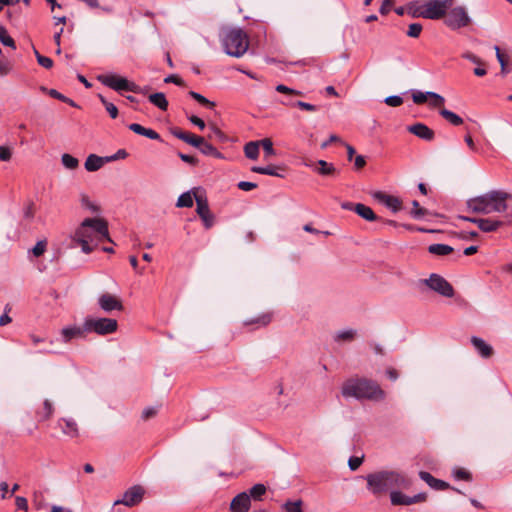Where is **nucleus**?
Segmentation results:
<instances>
[{
    "label": "nucleus",
    "mask_w": 512,
    "mask_h": 512,
    "mask_svg": "<svg viewBox=\"0 0 512 512\" xmlns=\"http://www.w3.org/2000/svg\"><path fill=\"white\" fill-rule=\"evenodd\" d=\"M512 201V194L503 190H491L467 201V208L474 213H503Z\"/></svg>",
    "instance_id": "obj_1"
},
{
    "label": "nucleus",
    "mask_w": 512,
    "mask_h": 512,
    "mask_svg": "<svg viewBox=\"0 0 512 512\" xmlns=\"http://www.w3.org/2000/svg\"><path fill=\"white\" fill-rule=\"evenodd\" d=\"M89 227H94V234L98 241L108 240L111 242L108 231V223L101 218H86L76 229L73 240L77 242L84 253H91L97 244L93 243V237L88 233Z\"/></svg>",
    "instance_id": "obj_2"
},
{
    "label": "nucleus",
    "mask_w": 512,
    "mask_h": 512,
    "mask_svg": "<svg viewBox=\"0 0 512 512\" xmlns=\"http://www.w3.org/2000/svg\"><path fill=\"white\" fill-rule=\"evenodd\" d=\"M342 395L357 400L381 401L386 394L373 380L366 378H352L342 386Z\"/></svg>",
    "instance_id": "obj_3"
},
{
    "label": "nucleus",
    "mask_w": 512,
    "mask_h": 512,
    "mask_svg": "<svg viewBox=\"0 0 512 512\" xmlns=\"http://www.w3.org/2000/svg\"><path fill=\"white\" fill-rule=\"evenodd\" d=\"M367 489L374 496L386 494L390 489L406 487L408 481L397 471L382 470L370 473L365 477Z\"/></svg>",
    "instance_id": "obj_4"
},
{
    "label": "nucleus",
    "mask_w": 512,
    "mask_h": 512,
    "mask_svg": "<svg viewBox=\"0 0 512 512\" xmlns=\"http://www.w3.org/2000/svg\"><path fill=\"white\" fill-rule=\"evenodd\" d=\"M224 51L233 57L243 56L249 47L247 34L240 28H226L221 32Z\"/></svg>",
    "instance_id": "obj_5"
},
{
    "label": "nucleus",
    "mask_w": 512,
    "mask_h": 512,
    "mask_svg": "<svg viewBox=\"0 0 512 512\" xmlns=\"http://www.w3.org/2000/svg\"><path fill=\"white\" fill-rule=\"evenodd\" d=\"M97 80L101 84L117 92L130 91L133 93H144V89H142L139 85L129 81L125 77L118 76L116 74H100L97 76Z\"/></svg>",
    "instance_id": "obj_6"
},
{
    "label": "nucleus",
    "mask_w": 512,
    "mask_h": 512,
    "mask_svg": "<svg viewBox=\"0 0 512 512\" xmlns=\"http://www.w3.org/2000/svg\"><path fill=\"white\" fill-rule=\"evenodd\" d=\"M444 23L450 29L458 30L468 26L471 23V18L464 6H452L444 17Z\"/></svg>",
    "instance_id": "obj_7"
},
{
    "label": "nucleus",
    "mask_w": 512,
    "mask_h": 512,
    "mask_svg": "<svg viewBox=\"0 0 512 512\" xmlns=\"http://www.w3.org/2000/svg\"><path fill=\"white\" fill-rule=\"evenodd\" d=\"M118 323L112 318H93L85 319V329L88 332H95L99 335L112 334L117 330Z\"/></svg>",
    "instance_id": "obj_8"
},
{
    "label": "nucleus",
    "mask_w": 512,
    "mask_h": 512,
    "mask_svg": "<svg viewBox=\"0 0 512 512\" xmlns=\"http://www.w3.org/2000/svg\"><path fill=\"white\" fill-rule=\"evenodd\" d=\"M455 0H427L425 1L426 19L438 20L444 18L447 11L454 5Z\"/></svg>",
    "instance_id": "obj_9"
},
{
    "label": "nucleus",
    "mask_w": 512,
    "mask_h": 512,
    "mask_svg": "<svg viewBox=\"0 0 512 512\" xmlns=\"http://www.w3.org/2000/svg\"><path fill=\"white\" fill-rule=\"evenodd\" d=\"M196 201V212L203 221L205 228L209 229L214 224V216L211 213L207 201V197L199 189L193 192Z\"/></svg>",
    "instance_id": "obj_10"
},
{
    "label": "nucleus",
    "mask_w": 512,
    "mask_h": 512,
    "mask_svg": "<svg viewBox=\"0 0 512 512\" xmlns=\"http://www.w3.org/2000/svg\"><path fill=\"white\" fill-rule=\"evenodd\" d=\"M423 283L431 290L440 294L441 296L451 298L454 296L453 286L441 275L431 274L428 279H424Z\"/></svg>",
    "instance_id": "obj_11"
},
{
    "label": "nucleus",
    "mask_w": 512,
    "mask_h": 512,
    "mask_svg": "<svg viewBox=\"0 0 512 512\" xmlns=\"http://www.w3.org/2000/svg\"><path fill=\"white\" fill-rule=\"evenodd\" d=\"M145 490L140 485L130 487L122 496L121 499L114 502L115 505L123 504L127 507H133L143 500Z\"/></svg>",
    "instance_id": "obj_12"
},
{
    "label": "nucleus",
    "mask_w": 512,
    "mask_h": 512,
    "mask_svg": "<svg viewBox=\"0 0 512 512\" xmlns=\"http://www.w3.org/2000/svg\"><path fill=\"white\" fill-rule=\"evenodd\" d=\"M98 305L104 312H111L113 310L122 311L123 304L115 295L104 293L98 298Z\"/></svg>",
    "instance_id": "obj_13"
},
{
    "label": "nucleus",
    "mask_w": 512,
    "mask_h": 512,
    "mask_svg": "<svg viewBox=\"0 0 512 512\" xmlns=\"http://www.w3.org/2000/svg\"><path fill=\"white\" fill-rule=\"evenodd\" d=\"M251 506L250 495L242 492L236 495L230 503L231 512H248Z\"/></svg>",
    "instance_id": "obj_14"
},
{
    "label": "nucleus",
    "mask_w": 512,
    "mask_h": 512,
    "mask_svg": "<svg viewBox=\"0 0 512 512\" xmlns=\"http://www.w3.org/2000/svg\"><path fill=\"white\" fill-rule=\"evenodd\" d=\"M276 91L282 94H285L286 97L284 99H280L279 103L288 106V107H295V100L292 99V96H302L303 93L299 90L292 89L284 84H278L276 86Z\"/></svg>",
    "instance_id": "obj_15"
},
{
    "label": "nucleus",
    "mask_w": 512,
    "mask_h": 512,
    "mask_svg": "<svg viewBox=\"0 0 512 512\" xmlns=\"http://www.w3.org/2000/svg\"><path fill=\"white\" fill-rule=\"evenodd\" d=\"M407 130L410 133L414 134L415 136L426 141L433 140L435 136L434 131L423 123H416L414 125H410L408 126Z\"/></svg>",
    "instance_id": "obj_16"
},
{
    "label": "nucleus",
    "mask_w": 512,
    "mask_h": 512,
    "mask_svg": "<svg viewBox=\"0 0 512 512\" xmlns=\"http://www.w3.org/2000/svg\"><path fill=\"white\" fill-rule=\"evenodd\" d=\"M373 197L393 212H398L401 209V201L395 196H391L383 192H376Z\"/></svg>",
    "instance_id": "obj_17"
},
{
    "label": "nucleus",
    "mask_w": 512,
    "mask_h": 512,
    "mask_svg": "<svg viewBox=\"0 0 512 512\" xmlns=\"http://www.w3.org/2000/svg\"><path fill=\"white\" fill-rule=\"evenodd\" d=\"M86 333L88 330L85 329V322L82 326H69L61 330L62 339L66 343L74 338H82Z\"/></svg>",
    "instance_id": "obj_18"
},
{
    "label": "nucleus",
    "mask_w": 512,
    "mask_h": 512,
    "mask_svg": "<svg viewBox=\"0 0 512 512\" xmlns=\"http://www.w3.org/2000/svg\"><path fill=\"white\" fill-rule=\"evenodd\" d=\"M471 343L476 349L477 353L482 358H490L493 355V348L487 342H485L482 338L473 336L471 338Z\"/></svg>",
    "instance_id": "obj_19"
},
{
    "label": "nucleus",
    "mask_w": 512,
    "mask_h": 512,
    "mask_svg": "<svg viewBox=\"0 0 512 512\" xmlns=\"http://www.w3.org/2000/svg\"><path fill=\"white\" fill-rule=\"evenodd\" d=\"M105 163H109L106 157H100L96 154H90L84 163V167L88 172L98 171Z\"/></svg>",
    "instance_id": "obj_20"
},
{
    "label": "nucleus",
    "mask_w": 512,
    "mask_h": 512,
    "mask_svg": "<svg viewBox=\"0 0 512 512\" xmlns=\"http://www.w3.org/2000/svg\"><path fill=\"white\" fill-rule=\"evenodd\" d=\"M419 477L426 482L432 489L445 490L449 487V484L433 477L429 472L421 471Z\"/></svg>",
    "instance_id": "obj_21"
},
{
    "label": "nucleus",
    "mask_w": 512,
    "mask_h": 512,
    "mask_svg": "<svg viewBox=\"0 0 512 512\" xmlns=\"http://www.w3.org/2000/svg\"><path fill=\"white\" fill-rule=\"evenodd\" d=\"M58 425L62 429L63 433L69 437L74 438L79 434L77 423L73 419L62 418L58 421Z\"/></svg>",
    "instance_id": "obj_22"
},
{
    "label": "nucleus",
    "mask_w": 512,
    "mask_h": 512,
    "mask_svg": "<svg viewBox=\"0 0 512 512\" xmlns=\"http://www.w3.org/2000/svg\"><path fill=\"white\" fill-rule=\"evenodd\" d=\"M476 225L481 231L488 233L498 230L503 225V222L491 218H480L476 221Z\"/></svg>",
    "instance_id": "obj_23"
},
{
    "label": "nucleus",
    "mask_w": 512,
    "mask_h": 512,
    "mask_svg": "<svg viewBox=\"0 0 512 512\" xmlns=\"http://www.w3.org/2000/svg\"><path fill=\"white\" fill-rule=\"evenodd\" d=\"M128 128L136 134L145 136L152 140H160V135L153 129L145 128L138 123H132Z\"/></svg>",
    "instance_id": "obj_24"
},
{
    "label": "nucleus",
    "mask_w": 512,
    "mask_h": 512,
    "mask_svg": "<svg viewBox=\"0 0 512 512\" xmlns=\"http://www.w3.org/2000/svg\"><path fill=\"white\" fill-rule=\"evenodd\" d=\"M251 171L254 172V173H258V174H263V175H270V176H275V177H284L283 175V168L279 167V166H275V165H268L266 167H261V166H253L251 168Z\"/></svg>",
    "instance_id": "obj_25"
},
{
    "label": "nucleus",
    "mask_w": 512,
    "mask_h": 512,
    "mask_svg": "<svg viewBox=\"0 0 512 512\" xmlns=\"http://www.w3.org/2000/svg\"><path fill=\"white\" fill-rule=\"evenodd\" d=\"M354 211L366 221H376L378 219L374 211L369 206H366L364 204H355Z\"/></svg>",
    "instance_id": "obj_26"
},
{
    "label": "nucleus",
    "mask_w": 512,
    "mask_h": 512,
    "mask_svg": "<svg viewBox=\"0 0 512 512\" xmlns=\"http://www.w3.org/2000/svg\"><path fill=\"white\" fill-rule=\"evenodd\" d=\"M317 167L314 171L323 176L335 175L338 171L332 163H328L325 160H318L316 162Z\"/></svg>",
    "instance_id": "obj_27"
},
{
    "label": "nucleus",
    "mask_w": 512,
    "mask_h": 512,
    "mask_svg": "<svg viewBox=\"0 0 512 512\" xmlns=\"http://www.w3.org/2000/svg\"><path fill=\"white\" fill-rule=\"evenodd\" d=\"M357 335V331L355 329H345L337 331L333 339L337 343H343V342H352Z\"/></svg>",
    "instance_id": "obj_28"
},
{
    "label": "nucleus",
    "mask_w": 512,
    "mask_h": 512,
    "mask_svg": "<svg viewBox=\"0 0 512 512\" xmlns=\"http://www.w3.org/2000/svg\"><path fill=\"white\" fill-rule=\"evenodd\" d=\"M454 251L453 247L447 245V244H431L428 247V252L433 255L437 256H446L451 254Z\"/></svg>",
    "instance_id": "obj_29"
},
{
    "label": "nucleus",
    "mask_w": 512,
    "mask_h": 512,
    "mask_svg": "<svg viewBox=\"0 0 512 512\" xmlns=\"http://www.w3.org/2000/svg\"><path fill=\"white\" fill-rule=\"evenodd\" d=\"M390 500L393 505H411L410 496H407L404 493L396 490H392L390 492Z\"/></svg>",
    "instance_id": "obj_30"
},
{
    "label": "nucleus",
    "mask_w": 512,
    "mask_h": 512,
    "mask_svg": "<svg viewBox=\"0 0 512 512\" xmlns=\"http://www.w3.org/2000/svg\"><path fill=\"white\" fill-rule=\"evenodd\" d=\"M204 155L213 156L218 159L223 158V154L219 152L212 144L207 142L203 137V143L197 147Z\"/></svg>",
    "instance_id": "obj_31"
},
{
    "label": "nucleus",
    "mask_w": 512,
    "mask_h": 512,
    "mask_svg": "<svg viewBox=\"0 0 512 512\" xmlns=\"http://www.w3.org/2000/svg\"><path fill=\"white\" fill-rule=\"evenodd\" d=\"M272 320V313H263L259 315L258 317L248 319L244 322V325H258L259 327H265L267 326Z\"/></svg>",
    "instance_id": "obj_32"
},
{
    "label": "nucleus",
    "mask_w": 512,
    "mask_h": 512,
    "mask_svg": "<svg viewBox=\"0 0 512 512\" xmlns=\"http://www.w3.org/2000/svg\"><path fill=\"white\" fill-rule=\"evenodd\" d=\"M259 141H250L244 146V154L248 159L256 160L259 156Z\"/></svg>",
    "instance_id": "obj_33"
},
{
    "label": "nucleus",
    "mask_w": 512,
    "mask_h": 512,
    "mask_svg": "<svg viewBox=\"0 0 512 512\" xmlns=\"http://www.w3.org/2000/svg\"><path fill=\"white\" fill-rule=\"evenodd\" d=\"M439 114L446 121H448L450 124H452L454 126H460L461 124H463V119L459 115H457L456 113H454L446 108H441L439 110Z\"/></svg>",
    "instance_id": "obj_34"
},
{
    "label": "nucleus",
    "mask_w": 512,
    "mask_h": 512,
    "mask_svg": "<svg viewBox=\"0 0 512 512\" xmlns=\"http://www.w3.org/2000/svg\"><path fill=\"white\" fill-rule=\"evenodd\" d=\"M149 101L163 111H166L168 108V101L162 92L149 95Z\"/></svg>",
    "instance_id": "obj_35"
},
{
    "label": "nucleus",
    "mask_w": 512,
    "mask_h": 512,
    "mask_svg": "<svg viewBox=\"0 0 512 512\" xmlns=\"http://www.w3.org/2000/svg\"><path fill=\"white\" fill-rule=\"evenodd\" d=\"M54 412L53 404L46 399L43 403V407L39 409L36 414L39 421H45L48 420Z\"/></svg>",
    "instance_id": "obj_36"
},
{
    "label": "nucleus",
    "mask_w": 512,
    "mask_h": 512,
    "mask_svg": "<svg viewBox=\"0 0 512 512\" xmlns=\"http://www.w3.org/2000/svg\"><path fill=\"white\" fill-rule=\"evenodd\" d=\"M303 501L301 499L297 500H287L283 505L282 509L285 512H303Z\"/></svg>",
    "instance_id": "obj_37"
},
{
    "label": "nucleus",
    "mask_w": 512,
    "mask_h": 512,
    "mask_svg": "<svg viewBox=\"0 0 512 512\" xmlns=\"http://www.w3.org/2000/svg\"><path fill=\"white\" fill-rule=\"evenodd\" d=\"M209 130L208 139L219 142L227 141V136L215 125H210Z\"/></svg>",
    "instance_id": "obj_38"
},
{
    "label": "nucleus",
    "mask_w": 512,
    "mask_h": 512,
    "mask_svg": "<svg viewBox=\"0 0 512 512\" xmlns=\"http://www.w3.org/2000/svg\"><path fill=\"white\" fill-rule=\"evenodd\" d=\"M61 162L65 168L70 170H74L79 166V160L68 153H64L61 156Z\"/></svg>",
    "instance_id": "obj_39"
},
{
    "label": "nucleus",
    "mask_w": 512,
    "mask_h": 512,
    "mask_svg": "<svg viewBox=\"0 0 512 512\" xmlns=\"http://www.w3.org/2000/svg\"><path fill=\"white\" fill-rule=\"evenodd\" d=\"M408 10H409V13L413 17H422V18L426 19V15H425V2H423V3H418V2L412 3L408 7Z\"/></svg>",
    "instance_id": "obj_40"
},
{
    "label": "nucleus",
    "mask_w": 512,
    "mask_h": 512,
    "mask_svg": "<svg viewBox=\"0 0 512 512\" xmlns=\"http://www.w3.org/2000/svg\"><path fill=\"white\" fill-rule=\"evenodd\" d=\"M247 493L250 495V499L253 498L254 500H261L262 496L266 493V487L260 483L255 484Z\"/></svg>",
    "instance_id": "obj_41"
},
{
    "label": "nucleus",
    "mask_w": 512,
    "mask_h": 512,
    "mask_svg": "<svg viewBox=\"0 0 512 512\" xmlns=\"http://www.w3.org/2000/svg\"><path fill=\"white\" fill-rule=\"evenodd\" d=\"M176 206L181 207V208L182 207H186V208L192 207L193 206V196H192L191 192L182 193L178 197Z\"/></svg>",
    "instance_id": "obj_42"
},
{
    "label": "nucleus",
    "mask_w": 512,
    "mask_h": 512,
    "mask_svg": "<svg viewBox=\"0 0 512 512\" xmlns=\"http://www.w3.org/2000/svg\"><path fill=\"white\" fill-rule=\"evenodd\" d=\"M99 100L104 105L106 111L109 113L110 117L115 119L118 116V108L111 102L107 101V99L99 94L98 95Z\"/></svg>",
    "instance_id": "obj_43"
},
{
    "label": "nucleus",
    "mask_w": 512,
    "mask_h": 512,
    "mask_svg": "<svg viewBox=\"0 0 512 512\" xmlns=\"http://www.w3.org/2000/svg\"><path fill=\"white\" fill-rule=\"evenodd\" d=\"M0 42L5 46L11 47L13 49L16 48L15 41L13 40L12 37H10L6 28L1 25H0Z\"/></svg>",
    "instance_id": "obj_44"
},
{
    "label": "nucleus",
    "mask_w": 512,
    "mask_h": 512,
    "mask_svg": "<svg viewBox=\"0 0 512 512\" xmlns=\"http://www.w3.org/2000/svg\"><path fill=\"white\" fill-rule=\"evenodd\" d=\"M189 96L192 97L194 100H196L198 103H200L201 105L207 107V108H214L215 107V103L208 100L206 97H204L203 95H201L200 93L198 92H195V91H190L189 92Z\"/></svg>",
    "instance_id": "obj_45"
},
{
    "label": "nucleus",
    "mask_w": 512,
    "mask_h": 512,
    "mask_svg": "<svg viewBox=\"0 0 512 512\" xmlns=\"http://www.w3.org/2000/svg\"><path fill=\"white\" fill-rule=\"evenodd\" d=\"M413 209L411 210L410 214L415 219H421L424 216L427 215V210L425 208H422L418 201L414 200L412 202Z\"/></svg>",
    "instance_id": "obj_46"
},
{
    "label": "nucleus",
    "mask_w": 512,
    "mask_h": 512,
    "mask_svg": "<svg viewBox=\"0 0 512 512\" xmlns=\"http://www.w3.org/2000/svg\"><path fill=\"white\" fill-rule=\"evenodd\" d=\"M259 142H260V146H262L264 153L267 157L273 156L276 154L275 149L273 148V143H272L271 139L264 138V139L260 140Z\"/></svg>",
    "instance_id": "obj_47"
},
{
    "label": "nucleus",
    "mask_w": 512,
    "mask_h": 512,
    "mask_svg": "<svg viewBox=\"0 0 512 512\" xmlns=\"http://www.w3.org/2000/svg\"><path fill=\"white\" fill-rule=\"evenodd\" d=\"M49 95L55 99H58L64 103H67L69 104L70 106L72 107H78L77 104L70 98L64 96L63 94L59 93L57 90L55 89H50L49 90Z\"/></svg>",
    "instance_id": "obj_48"
},
{
    "label": "nucleus",
    "mask_w": 512,
    "mask_h": 512,
    "mask_svg": "<svg viewBox=\"0 0 512 512\" xmlns=\"http://www.w3.org/2000/svg\"><path fill=\"white\" fill-rule=\"evenodd\" d=\"M429 98H431L430 106H432L434 108L441 109V107L444 105V102H445L444 97L435 92H431L429 94Z\"/></svg>",
    "instance_id": "obj_49"
},
{
    "label": "nucleus",
    "mask_w": 512,
    "mask_h": 512,
    "mask_svg": "<svg viewBox=\"0 0 512 512\" xmlns=\"http://www.w3.org/2000/svg\"><path fill=\"white\" fill-rule=\"evenodd\" d=\"M183 141L197 148L201 143H203V137L187 132Z\"/></svg>",
    "instance_id": "obj_50"
},
{
    "label": "nucleus",
    "mask_w": 512,
    "mask_h": 512,
    "mask_svg": "<svg viewBox=\"0 0 512 512\" xmlns=\"http://www.w3.org/2000/svg\"><path fill=\"white\" fill-rule=\"evenodd\" d=\"M422 32V25L420 23H412L409 25L406 32L407 36L412 38H418Z\"/></svg>",
    "instance_id": "obj_51"
},
{
    "label": "nucleus",
    "mask_w": 512,
    "mask_h": 512,
    "mask_svg": "<svg viewBox=\"0 0 512 512\" xmlns=\"http://www.w3.org/2000/svg\"><path fill=\"white\" fill-rule=\"evenodd\" d=\"M430 93H431L430 91H428V92L415 91L412 94L413 102L415 104H423L429 98Z\"/></svg>",
    "instance_id": "obj_52"
},
{
    "label": "nucleus",
    "mask_w": 512,
    "mask_h": 512,
    "mask_svg": "<svg viewBox=\"0 0 512 512\" xmlns=\"http://www.w3.org/2000/svg\"><path fill=\"white\" fill-rule=\"evenodd\" d=\"M494 49L496 52V58L501 66V74L505 75L508 73V70L506 69L507 61L504 55L501 53L500 48L498 46H495Z\"/></svg>",
    "instance_id": "obj_53"
},
{
    "label": "nucleus",
    "mask_w": 512,
    "mask_h": 512,
    "mask_svg": "<svg viewBox=\"0 0 512 512\" xmlns=\"http://www.w3.org/2000/svg\"><path fill=\"white\" fill-rule=\"evenodd\" d=\"M80 201H81L82 207H84L92 212H96L98 210V207L89 199V197L86 194L81 195Z\"/></svg>",
    "instance_id": "obj_54"
},
{
    "label": "nucleus",
    "mask_w": 512,
    "mask_h": 512,
    "mask_svg": "<svg viewBox=\"0 0 512 512\" xmlns=\"http://www.w3.org/2000/svg\"><path fill=\"white\" fill-rule=\"evenodd\" d=\"M384 102L391 107H398L403 103V98L398 95H391L385 98Z\"/></svg>",
    "instance_id": "obj_55"
},
{
    "label": "nucleus",
    "mask_w": 512,
    "mask_h": 512,
    "mask_svg": "<svg viewBox=\"0 0 512 512\" xmlns=\"http://www.w3.org/2000/svg\"><path fill=\"white\" fill-rule=\"evenodd\" d=\"M295 107H297L301 110L308 111V112H315L318 110V107L316 105H313V104H310L307 102H303V101H299V100H297L295 102Z\"/></svg>",
    "instance_id": "obj_56"
},
{
    "label": "nucleus",
    "mask_w": 512,
    "mask_h": 512,
    "mask_svg": "<svg viewBox=\"0 0 512 512\" xmlns=\"http://www.w3.org/2000/svg\"><path fill=\"white\" fill-rule=\"evenodd\" d=\"M12 158V150L7 146H0V161L8 162Z\"/></svg>",
    "instance_id": "obj_57"
},
{
    "label": "nucleus",
    "mask_w": 512,
    "mask_h": 512,
    "mask_svg": "<svg viewBox=\"0 0 512 512\" xmlns=\"http://www.w3.org/2000/svg\"><path fill=\"white\" fill-rule=\"evenodd\" d=\"M46 250V241H38L32 248V253L35 257L41 256Z\"/></svg>",
    "instance_id": "obj_58"
},
{
    "label": "nucleus",
    "mask_w": 512,
    "mask_h": 512,
    "mask_svg": "<svg viewBox=\"0 0 512 512\" xmlns=\"http://www.w3.org/2000/svg\"><path fill=\"white\" fill-rule=\"evenodd\" d=\"M127 156H128V153L125 149H119L115 154H113L111 156H106V160H108V162H113V161H117L120 159H125V158H127Z\"/></svg>",
    "instance_id": "obj_59"
},
{
    "label": "nucleus",
    "mask_w": 512,
    "mask_h": 512,
    "mask_svg": "<svg viewBox=\"0 0 512 512\" xmlns=\"http://www.w3.org/2000/svg\"><path fill=\"white\" fill-rule=\"evenodd\" d=\"M363 462V457L352 456L349 458L348 466L352 471L357 470Z\"/></svg>",
    "instance_id": "obj_60"
},
{
    "label": "nucleus",
    "mask_w": 512,
    "mask_h": 512,
    "mask_svg": "<svg viewBox=\"0 0 512 512\" xmlns=\"http://www.w3.org/2000/svg\"><path fill=\"white\" fill-rule=\"evenodd\" d=\"M10 311H11L10 306L6 305L3 315L0 316V326H5V325L11 323L12 318L8 315V313Z\"/></svg>",
    "instance_id": "obj_61"
},
{
    "label": "nucleus",
    "mask_w": 512,
    "mask_h": 512,
    "mask_svg": "<svg viewBox=\"0 0 512 512\" xmlns=\"http://www.w3.org/2000/svg\"><path fill=\"white\" fill-rule=\"evenodd\" d=\"M158 412V409L156 407H146L142 412V419L148 420L152 417H154Z\"/></svg>",
    "instance_id": "obj_62"
},
{
    "label": "nucleus",
    "mask_w": 512,
    "mask_h": 512,
    "mask_svg": "<svg viewBox=\"0 0 512 512\" xmlns=\"http://www.w3.org/2000/svg\"><path fill=\"white\" fill-rule=\"evenodd\" d=\"M454 476L457 480H470L471 479L470 473L468 471H466L465 469H457L454 472Z\"/></svg>",
    "instance_id": "obj_63"
},
{
    "label": "nucleus",
    "mask_w": 512,
    "mask_h": 512,
    "mask_svg": "<svg viewBox=\"0 0 512 512\" xmlns=\"http://www.w3.org/2000/svg\"><path fill=\"white\" fill-rule=\"evenodd\" d=\"M15 505L18 509L27 511L28 509V502L25 497L17 496L15 498Z\"/></svg>",
    "instance_id": "obj_64"
}]
</instances>
